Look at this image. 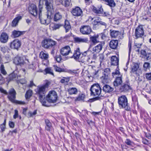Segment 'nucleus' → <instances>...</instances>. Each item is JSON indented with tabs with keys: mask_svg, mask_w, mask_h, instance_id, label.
<instances>
[{
	"mask_svg": "<svg viewBox=\"0 0 151 151\" xmlns=\"http://www.w3.org/2000/svg\"><path fill=\"white\" fill-rule=\"evenodd\" d=\"M48 88V85L46 84L42 86H38L35 90L39 97L40 101L42 105L45 106H49L46 101L45 94L46 89Z\"/></svg>",
	"mask_w": 151,
	"mask_h": 151,
	"instance_id": "f257e3e1",
	"label": "nucleus"
},
{
	"mask_svg": "<svg viewBox=\"0 0 151 151\" xmlns=\"http://www.w3.org/2000/svg\"><path fill=\"white\" fill-rule=\"evenodd\" d=\"M53 14L47 12L46 14H39V18L41 23L46 25L50 23L53 17Z\"/></svg>",
	"mask_w": 151,
	"mask_h": 151,
	"instance_id": "f03ea898",
	"label": "nucleus"
},
{
	"mask_svg": "<svg viewBox=\"0 0 151 151\" xmlns=\"http://www.w3.org/2000/svg\"><path fill=\"white\" fill-rule=\"evenodd\" d=\"M119 106L122 108H124L127 110L129 111L130 107L129 106L128 100L125 95H122L119 97L118 99Z\"/></svg>",
	"mask_w": 151,
	"mask_h": 151,
	"instance_id": "7ed1b4c3",
	"label": "nucleus"
},
{
	"mask_svg": "<svg viewBox=\"0 0 151 151\" xmlns=\"http://www.w3.org/2000/svg\"><path fill=\"white\" fill-rule=\"evenodd\" d=\"M102 87V85L100 86L98 83L93 84L90 89L91 95L97 96H100L101 93Z\"/></svg>",
	"mask_w": 151,
	"mask_h": 151,
	"instance_id": "20e7f679",
	"label": "nucleus"
},
{
	"mask_svg": "<svg viewBox=\"0 0 151 151\" xmlns=\"http://www.w3.org/2000/svg\"><path fill=\"white\" fill-rule=\"evenodd\" d=\"M14 62L15 64L21 66L25 64L29 65L30 63L29 59L26 56L22 57L17 56L14 58Z\"/></svg>",
	"mask_w": 151,
	"mask_h": 151,
	"instance_id": "39448f33",
	"label": "nucleus"
},
{
	"mask_svg": "<svg viewBox=\"0 0 151 151\" xmlns=\"http://www.w3.org/2000/svg\"><path fill=\"white\" fill-rule=\"evenodd\" d=\"M58 96L56 93L54 91H51L46 96L47 102L54 103L56 102L58 99ZM48 105V103H47Z\"/></svg>",
	"mask_w": 151,
	"mask_h": 151,
	"instance_id": "423d86ee",
	"label": "nucleus"
},
{
	"mask_svg": "<svg viewBox=\"0 0 151 151\" xmlns=\"http://www.w3.org/2000/svg\"><path fill=\"white\" fill-rule=\"evenodd\" d=\"M56 44L55 42L51 39L44 40L42 42V46L46 49L54 48Z\"/></svg>",
	"mask_w": 151,
	"mask_h": 151,
	"instance_id": "0eeeda50",
	"label": "nucleus"
},
{
	"mask_svg": "<svg viewBox=\"0 0 151 151\" xmlns=\"http://www.w3.org/2000/svg\"><path fill=\"white\" fill-rule=\"evenodd\" d=\"M0 91L5 94H8V97L9 100L12 102H14L16 94V91L14 88L10 89L9 91L8 94L6 90L2 88H0Z\"/></svg>",
	"mask_w": 151,
	"mask_h": 151,
	"instance_id": "6e6552de",
	"label": "nucleus"
},
{
	"mask_svg": "<svg viewBox=\"0 0 151 151\" xmlns=\"http://www.w3.org/2000/svg\"><path fill=\"white\" fill-rule=\"evenodd\" d=\"M45 1L47 12L53 14L54 9H53V0H45Z\"/></svg>",
	"mask_w": 151,
	"mask_h": 151,
	"instance_id": "1a4fd4ad",
	"label": "nucleus"
},
{
	"mask_svg": "<svg viewBox=\"0 0 151 151\" xmlns=\"http://www.w3.org/2000/svg\"><path fill=\"white\" fill-rule=\"evenodd\" d=\"M29 12L35 17L37 15V6L34 4H29L28 7Z\"/></svg>",
	"mask_w": 151,
	"mask_h": 151,
	"instance_id": "9d476101",
	"label": "nucleus"
},
{
	"mask_svg": "<svg viewBox=\"0 0 151 151\" xmlns=\"http://www.w3.org/2000/svg\"><path fill=\"white\" fill-rule=\"evenodd\" d=\"M80 31L83 35H88L91 33L92 30L90 27L88 26H83L81 28Z\"/></svg>",
	"mask_w": 151,
	"mask_h": 151,
	"instance_id": "9b49d317",
	"label": "nucleus"
},
{
	"mask_svg": "<svg viewBox=\"0 0 151 151\" xmlns=\"http://www.w3.org/2000/svg\"><path fill=\"white\" fill-rule=\"evenodd\" d=\"M144 32L142 26H139L135 30V36L137 38L142 37L144 35Z\"/></svg>",
	"mask_w": 151,
	"mask_h": 151,
	"instance_id": "f8f14e48",
	"label": "nucleus"
},
{
	"mask_svg": "<svg viewBox=\"0 0 151 151\" xmlns=\"http://www.w3.org/2000/svg\"><path fill=\"white\" fill-rule=\"evenodd\" d=\"M21 45V42L18 39H15L11 42L10 44V47L13 49L18 50Z\"/></svg>",
	"mask_w": 151,
	"mask_h": 151,
	"instance_id": "ddd939ff",
	"label": "nucleus"
},
{
	"mask_svg": "<svg viewBox=\"0 0 151 151\" xmlns=\"http://www.w3.org/2000/svg\"><path fill=\"white\" fill-rule=\"evenodd\" d=\"M61 54L63 56H65L71 53L70 48L69 46H66L61 48L60 50Z\"/></svg>",
	"mask_w": 151,
	"mask_h": 151,
	"instance_id": "4468645a",
	"label": "nucleus"
},
{
	"mask_svg": "<svg viewBox=\"0 0 151 151\" xmlns=\"http://www.w3.org/2000/svg\"><path fill=\"white\" fill-rule=\"evenodd\" d=\"M99 37V35H94L90 37L89 42H91V44L89 46V48L95 45L96 43L99 42V41L97 40Z\"/></svg>",
	"mask_w": 151,
	"mask_h": 151,
	"instance_id": "2eb2a0df",
	"label": "nucleus"
},
{
	"mask_svg": "<svg viewBox=\"0 0 151 151\" xmlns=\"http://www.w3.org/2000/svg\"><path fill=\"white\" fill-rule=\"evenodd\" d=\"M71 13L73 16L78 17L82 15L83 12L80 7L77 6L72 9Z\"/></svg>",
	"mask_w": 151,
	"mask_h": 151,
	"instance_id": "dca6fc26",
	"label": "nucleus"
},
{
	"mask_svg": "<svg viewBox=\"0 0 151 151\" xmlns=\"http://www.w3.org/2000/svg\"><path fill=\"white\" fill-rule=\"evenodd\" d=\"M93 11L95 13L97 14H104L105 13L103 12V9L101 6H94L93 7Z\"/></svg>",
	"mask_w": 151,
	"mask_h": 151,
	"instance_id": "f3484780",
	"label": "nucleus"
},
{
	"mask_svg": "<svg viewBox=\"0 0 151 151\" xmlns=\"http://www.w3.org/2000/svg\"><path fill=\"white\" fill-rule=\"evenodd\" d=\"M104 45V42H101L96 46L94 47L92 49L93 53H99L102 49L103 46Z\"/></svg>",
	"mask_w": 151,
	"mask_h": 151,
	"instance_id": "a211bd4d",
	"label": "nucleus"
},
{
	"mask_svg": "<svg viewBox=\"0 0 151 151\" xmlns=\"http://www.w3.org/2000/svg\"><path fill=\"white\" fill-rule=\"evenodd\" d=\"M81 53L80 52V49L79 48H77L75 50L73 55L70 57L71 58H73L76 60L78 61L79 60Z\"/></svg>",
	"mask_w": 151,
	"mask_h": 151,
	"instance_id": "6ab92c4d",
	"label": "nucleus"
},
{
	"mask_svg": "<svg viewBox=\"0 0 151 151\" xmlns=\"http://www.w3.org/2000/svg\"><path fill=\"white\" fill-rule=\"evenodd\" d=\"M131 88L130 86L128 84H124L120 87L119 90L121 92H127L131 90Z\"/></svg>",
	"mask_w": 151,
	"mask_h": 151,
	"instance_id": "aec40b11",
	"label": "nucleus"
},
{
	"mask_svg": "<svg viewBox=\"0 0 151 151\" xmlns=\"http://www.w3.org/2000/svg\"><path fill=\"white\" fill-rule=\"evenodd\" d=\"M103 83L102 86L104 91L106 93H110L113 91L114 89L113 88L109 85Z\"/></svg>",
	"mask_w": 151,
	"mask_h": 151,
	"instance_id": "412c9836",
	"label": "nucleus"
},
{
	"mask_svg": "<svg viewBox=\"0 0 151 151\" xmlns=\"http://www.w3.org/2000/svg\"><path fill=\"white\" fill-rule=\"evenodd\" d=\"M122 76V75H120L116 78L113 83L114 85V86L117 87L121 85L123 81Z\"/></svg>",
	"mask_w": 151,
	"mask_h": 151,
	"instance_id": "4be33fe9",
	"label": "nucleus"
},
{
	"mask_svg": "<svg viewBox=\"0 0 151 151\" xmlns=\"http://www.w3.org/2000/svg\"><path fill=\"white\" fill-rule=\"evenodd\" d=\"M118 42L117 40H112L109 42L110 47L113 49H116L118 46Z\"/></svg>",
	"mask_w": 151,
	"mask_h": 151,
	"instance_id": "5701e85b",
	"label": "nucleus"
},
{
	"mask_svg": "<svg viewBox=\"0 0 151 151\" xmlns=\"http://www.w3.org/2000/svg\"><path fill=\"white\" fill-rule=\"evenodd\" d=\"M110 36L112 38H117L121 35V33L119 31L112 29L110 30Z\"/></svg>",
	"mask_w": 151,
	"mask_h": 151,
	"instance_id": "b1692460",
	"label": "nucleus"
},
{
	"mask_svg": "<svg viewBox=\"0 0 151 151\" xmlns=\"http://www.w3.org/2000/svg\"><path fill=\"white\" fill-rule=\"evenodd\" d=\"M78 61L79 62H81L82 63L87 62L90 63H93L94 62L91 60V59L89 57H84L83 56L80 58Z\"/></svg>",
	"mask_w": 151,
	"mask_h": 151,
	"instance_id": "393cba45",
	"label": "nucleus"
},
{
	"mask_svg": "<svg viewBox=\"0 0 151 151\" xmlns=\"http://www.w3.org/2000/svg\"><path fill=\"white\" fill-rule=\"evenodd\" d=\"M9 37L5 33H2L0 37V41L3 43L6 42L8 40Z\"/></svg>",
	"mask_w": 151,
	"mask_h": 151,
	"instance_id": "a878e982",
	"label": "nucleus"
},
{
	"mask_svg": "<svg viewBox=\"0 0 151 151\" xmlns=\"http://www.w3.org/2000/svg\"><path fill=\"white\" fill-rule=\"evenodd\" d=\"M111 65H119V59L115 56L111 57Z\"/></svg>",
	"mask_w": 151,
	"mask_h": 151,
	"instance_id": "bb28decb",
	"label": "nucleus"
},
{
	"mask_svg": "<svg viewBox=\"0 0 151 151\" xmlns=\"http://www.w3.org/2000/svg\"><path fill=\"white\" fill-rule=\"evenodd\" d=\"M63 25L60 24H52L50 25V28L53 30H55L58 29Z\"/></svg>",
	"mask_w": 151,
	"mask_h": 151,
	"instance_id": "cd10ccee",
	"label": "nucleus"
},
{
	"mask_svg": "<svg viewBox=\"0 0 151 151\" xmlns=\"http://www.w3.org/2000/svg\"><path fill=\"white\" fill-rule=\"evenodd\" d=\"M74 41L76 42H87L88 41L87 38H81L79 37L74 38Z\"/></svg>",
	"mask_w": 151,
	"mask_h": 151,
	"instance_id": "c85d7f7f",
	"label": "nucleus"
},
{
	"mask_svg": "<svg viewBox=\"0 0 151 151\" xmlns=\"http://www.w3.org/2000/svg\"><path fill=\"white\" fill-rule=\"evenodd\" d=\"M139 68V65L138 64L135 63L132 67L131 71L132 73L135 74L137 75H138V74L137 73V71Z\"/></svg>",
	"mask_w": 151,
	"mask_h": 151,
	"instance_id": "c756f323",
	"label": "nucleus"
},
{
	"mask_svg": "<svg viewBox=\"0 0 151 151\" xmlns=\"http://www.w3.org/2000/svg\"><path fill=\"white\" fill-rule=\"evenodd\" d=\"M39 56L42 59L47 60L49 57V55L48 53H45L43 51H41L40 53Z\"/></svg>",
	"mask_w": 151,
	"mask_h": 151,
	"instance_id": "7c9ffc66",
	"label": "nucleus"
},
{
	"mask_svg": "<svg viewBox=\"0 0 151 151\" xmlns=\"http://www.w3.org/2000/svg\"><path fill=\"white\" fill-rule=\"evenodd\" d=\"M109 76L106 75V74H105L103 73L102 76L101 77L102 83H107Z\"/></svg>",
	"mask_w": 151,
	"mask_h": 151,
	"instance_id": "2f4dec72",
	"label": "nucleus"
},
{
	"mask_svg": "<svg viewBox=\"0 0 151 151\" xmlns=\"http://www.w3.org/2000/svg\"><path fill=\"white\" fill-rule=\"evenodd\" d=\"M109 76L106 75V74H105L103 73L102 76L101 77L102 83H107Z\"/></svg>",
	"mask_w": 151,
	"mask_h": 151,
	"instance_id": "473e14b6",
	"label": "nucleus"
},
{
	"mask_svg": "<svg viewBox=\"0 0 151 151\" xmlns=\"http://www.w3.org/2000/svg\"><path fill=\"white\" fill-rule=\"evenodd\" d=\"M22 18L21 16H18L16 17L12 21V26L13 27H15L18 24L19 21Z\"/></svg>",
	"mask_w": 151,
	"mask_h": 151,
	"instance_id": "72a5a7b5",
	"label": "nucleus"
},
{
	"mask_svg": "<svg viewBox=\"0 0 151 151\" xmlns=\"http://www.w3.org/2000/svg\"><path fill=\"white\" fill-rule=\"evenodd\" d=\"M106 4L111 7H114L116 4L114 0H104Z\"/></svg>",
	"mask_w": 151,
	"mask_h": 151,
	"instance_id": "f704fd0d",
	"label": "nucleus"
},
{
	"mask_svg": "<svg viewBox=\"0 0 151 151\" xmlns=\"http://www.w3.org/2000/svg\"><path fill=\"white\" fill-rule=\"evenodd\" d=\"M46 126L45 127V129L48 131H50L52 127V124L50 121L47 119L45 120Z\"/></svg>",
	"mask_w": 151,
	"mask_h": 151,
	"instance_id": "c9c22d12",
	"label": "nucleus"
},
{
	"mask_svg": "<svg viewBox=\"0 0 151 151\" xmlns=\"http://www.w3.org/2000/svg\"><path fill=\"white\" fill-rule=\"evenodd\" d=\"M62 17V15L60 13H56L54 15L53 19L54 20L55 22H57L61 19Z\"/></svg>",
	"mask_w": 151,
	"mask_h": 151,
	"instance_id": "e433bc0d",
	"label": "nucleus"
},
{
	"mask_svg": "<svg viewBox=\"0 0 151 151\" xmlns=\"http://www.w3.org/2000/svg\"><path fill=\"white\" fill-rule=\"evenodd\" d=\"M91 19L93 20L92 24L94 26H96L97 25H99V22L100 20H101V19L98 17H94L93 18H91Z\"/></svg>",
	"mask_w": 151,
	"mask_h": 151,
	"instance_id": "4c0bfd02",
	"label": "nucleus"
},
{
	"mask_svg": "<svg viewBox=\"0 0 151 151\" xmlns=\"http://www.w3.org/2000/svg\"><path fill=\"white\" fill-rule=\"evenodd\" d=\"M70 77H63V78L61 79L60 82L64 84L65 85H67L70 81Z\"/></svg>",
	"mask_w": 151,
	"mask_h": 151,
	"instance_id": "58836bf2",
	"label": "nucleus"
},
{
	"mask_svg": "<svg viewBox=\"0 0 151 151\" xmlns=\"http://www.w3.org/2000/svg\"><path fill=\"white\" fill-rule=\"evenodd\" d=\"M59 2L65 6H68L70 4V0H59Z\"/></svg>",
	"mask_w": 151,
	"mask_h": 151,
	"instance_id": "ea45409f",
	"label": "nucleus"
},
{
	"mask_svg": "<svg viewBox=\"0 0 151 151\" xmlns=\"http://www.w3.org/2000/svg\"><path fill=\"white\" fill-rule=\"evenodd\" d=\"M68 92L70 95L76 94L77 93L78 90L75 88H70L68 90Z\"/></svg>",
	"mask_w": 151,
	"mask_h": 151,
	"instance_id": "a19ab883",
	"label": "nucleus"
},
{
	"mask_svg": "<svg viewBox=\"0 0 151 151\" xmlns=\"http://www.w3.org/2000/svg\"><path fill=\"white\" fill-rule=\"evenodd\" d=\"M24 32H23L14 30L12 32V34L14 37H17L22 35Z\"/></svg>",
	"mask_w": 151,
	"mask_h": 151,
	"instance_id": "79ce46f5",
	"label": "nucleus"
},
{
	"mask_svg": "<svg viewBox=\"0 0 151 151\" xmlns=\"http://www.w3.org/2000/svg\"><path fill=\"white\" fill-rule=\"evenodd\" d=\"M64 28L65 29V32H67L70 30L71 28L69 22L67 20H65V22Z\"/></svg>",
	"mask_w": 151,
	"mask_h": 151,
	"instance_id": "37998d69",
	"label": "nucleus"
},
{
	"mask_svg": "<svg viewBox=\"0 0 151 151\" xmlns=\"http://www.w3.org/2000/svg\"><path fill=\"white\" fill-rule=\"evenodd\" d=\"M46 74H49L52 75H54L52 70L50 68H47L44 70Z\"/></svg>",
	"mask_w": 151,
	"mask_h": 151,
	"instance_id": "c03bdc74",
	"label": "nucleus"
},
{
	"mask_svg": "<svg viewBox=\"0 0 151 151\" xmlns=\"http://www.w3.org/2000/svg\"><path fill=\"white\" fill-rule=\"evenodd\" d=\"M32 91L31 90H29L27 92L25 95L27 100L30 98L32 95Z\"/></svg>",
	"mask_w": 151,
	"mask_h": 151,
	"instance_id": "a18cd8bd",
	"label": "nucleus"
},
{
	"mask_svg": "<svg viewBox=\"0 0 151 151\" xmlns=\"http://www.w3.org/2000/svg\"><path fill=\"white\" fill-rule=\"evenodd\" d=\"M85 95L83 94H79L78 96L76 98V101H80L83 100L85 98Z\"/></svg>",
	"mask_w": 151,
	"mask_h": 151,
	"instance_id": "49530a36",
	"label": "nucleus"
},
{
	"mask_svg": "<svg viewBox=\"0 0 151 151\" xmlns=\"http://www.w3.org/2000/svg\"><path fill=\"white\" fill-rule=\"evenodd\" d=\"M0 70L1 73L3 75H6L7 74V72L5 69V68L3 65H1L0 67Z\"/></svg>",
	"mask_w": 151,
	"mask_h": 151,
	"instance_id": "de8ad7c7",
	"label": "nucleus"
},
{
	"mask_svg": "<svg viewBox=\"0 0 151 151\" xmlns=\"http://www.w3.org/2000/svg\"><path fill=\"white\" fill-rule=\"evenodd\" d=\"M143 67L144 70L146 71L150 68V63L147 62H145L144 64Z\"/></svg>",
	"mask_w": 151,
	"mask_h": 151,
	"instance_id": "09e8293b",
	"label": "nucleus"
},
{
	"mask_svg": "<svg viewBox=\"0 0 151 151\" xmlns=\"http://www.w3.org/2000/svg\"><path fill=\"white\" fill-rule=\"evenodd\" d=\"M43 1V0H40L39 1V4L38 6V7L39 10V14H42V9L43 8L42 5V1Z\"/></svg>",
	"mask_w": 151,
	"mask_h": 151,
	"instance_id": "8fccbe9b",
	"label": "nucleus"
},
{
	"mask_svg": "<svg viewBox=\"0 0 151 151\" xmlns=\"http://www.w3.org/2000/svg\"><path fill=\"white\" fill-rule=\"evenodd\" d=\"M17 76V75L15 74H12L9 75V78L10 81L14 80H16Z\"/></svg>",
	"mask_w": 151,
	"mask_h": 151,
	"instance_id": "3c124183",
	"label": "nucleus"
},
{
	"mask_svg": "<svg viewBox=\"0 0 151 151\" xmlns=\"http://www.w3.org/2000/svg\"><path fill=\"white\" fill-rule=\"evenodd\" d=\"M1 50L4 53H6L8 50V47L7 46H3L0 48Z\"/></svg>",
	"mask_w": 151,
	"mask_h": 151,
	"instance_id": "603ef678",
	"label": "nucleus"
},
{
	"mask_svg": "<svg viewBox=\"0 0 151 151\" xmlns=\"http://www.w3.org/2000/svg\"><path fill=\"white\" fill-rule=\"evenodd\" d=\"M53 67L54 68V69L56 71L58 72H61L63 71L64 69L58 67L56 65H54Z\"/></svg>",
	"mask_w": 151,
	"mask_h": 151,
	"instance_id": "864d4df0",
	"label": "nucleus"
},
{
	"mask_svg": "<svg viewBox=\"0 0 151 151\" xmlns=\"http://www.w3.org/2000/svg\"><path fill=\"white\" fill-rule=\"evenodd\" d=\"M119 70L118 66L116 69L115 70V72L112 73V76H114L115 75H118L119 76L120 75H120V72Z\"/></svg>",
	"mask_w": 151,
	"mask_h": 151,
	"instance_id": "5fc2aeb1",
	"label": "nucleus"
},
{
	"mask_svg": "<svg viewBox=\"0 0 151 151\" xmlns=\"http://www.w3.org/2000/svg\"><path fill=\"white\" fill-rule=\"evenodd\" d=\"M110 69L109 68H106L104 70L103 73L105 74H106V75L109 76H110Z\"/></svg>",
	"mask_w": 151,
	"mask_h": 151,
	"instance_id": "6e6d98bb",
	"label": "nucleus"
},
{
	"mask_svg": "<svg viewBox=\"0 0 151 151\" xmlns=\"http://www.w3.org/2000/svg\"><path fill=\"white\" fill-rule=\"evenodd\" d=\"M37 114V110H35L33 112L30 111L28 114L29 117H32L33 115H35Z\"/></svg>",
	"mask_w": 151,
	"mask_h": 151,
	"instance_id": "4d7b16f0",
	"label": "nucleus"
},
{
	"mask_svg": "<svg viewBox=\"0 0 151 151\" xmlns=\"http://www.w3.org/2000/svg\"><path fill=\"white\" fill-rule=\"evenodd\" d=\"M55 59L58 63L60 62L62 60L61 57L60 55L56 56L55 57Z\"/></svg>",
	"mask_w": 151,
	"mask_h": 151,
	"instance_id": "13d9d810",
	"label": "nucleus"
},
{
	"mask_svg": "<svg viewBox=\"0 0 151 151\" xmlns=\"http://www.w3.org/2000/svg\"><path fill=\"white\" fill-rule=\"evenodd\" d=\"M145 77L148 80H151V73H146L145 75Z\"/></svg>",
	"mask_w": 151,
	"mask_h": 151,
	"instance_id": "bf43d9fd",
	"label": "nucleus"
},
{
	"mask_svg": "<svg viewBox=\"0 0 151 151\" xmlns=\"http://www.w3.org/2000/svg\"><path fill=\"white\" fill-rule=\"evenodd\" d=\"M126 144L129 145H132V142L129 139H127L125 142Z\"/></svg>",
	"mask_w": 151,
	"mask_h": 151,
	"instance_id": "052dcab7",
	"label": "nucleus"
},
{
	"mask_svg": "<svg viewBox=\"0 0 151 151\" xmlns=\"http://www.w3.org/2000/svg\"><path fill=\"white\" fill-rule=\"evenodd\" d=\"M14 114L13 116V118L14 119H16L18 117V111L17 110H14Z\"/></svg>",
	"mask_w": 151,
	"mask_h": 151,
	"instance_id": "680f3d73",
	"label": "nucleus"
},
{
	"mask_svg": "<svg viewBox=\"0 0 151 151\" xmlns=\"http://www.w3.org/2000/svg\"><path fill=\"white\" fill-rule=\"evenodd\" d=\"M147 60H150L151 59V53L148 52L147 53L145 56Z\"/></svg>",
	"mask_w": 151,
	"mask_h": 151,
	"instance_id": "e2e57ef3",
	"label": "nucleus"
},
{
	"mask_svg": "<svg viewBox=\"0 0 151 151\" xmlns=\"http://www.w3.org/2000/svg\"><path fill=\"white\" fill-rule=\"evenodd\" d=\"M99 60L101 62H102L104 58V56L103 54H101L99 55Z\"/></svg>",
	"mask_w": 151,
	"mask_h": 151,
	"instance_id": "0e129e2a",
	"label": "nucleus"
},
{
	"mask_svg": "<svg viewBox=\"0 0 151 151\" xmlns=\"http://www.w3.org/2000/svg\"><path fill=\"white\" fill-rule=\"evenodd\" d=\"M99 35L101 36V38L102 40L105 39V38L106 37V36L105 35V34L103 33H102L99 34Z\"/></svg>",
	"mask_w": 151,
	"mask_h": 151,
	"instance_id": "69168bd1",
	"label": "nucleus"
},
{
	"mask_svg": "<svg viewBox=\"0 0 151 151\" xmlns=\"http://www.w3.org/2000/svg\"><path fill=\"white\" fill-rule=\"evenodd\" d=\"M9 125L10 127L13 128L14 127V124L12 122L10 121L9 122Z\"/></svg>",
	"mask_w": 151,
	"mask_h": 151,
	"instance_id": "338daca9",
	"label": "nucleus"
},
{
	"mask_svg": "<svg viewBox=\"0 0 151 151\" xmlns=\"http://www.w3.org/2000/svg\"><path fill=\"white\" fill-rule=\"evenodd\" d=\"M19 82L18 83H20L22 84H23L24 83H26V81L25 79H20Z\"/></svg>",
	"mask_w": 151,
	"mask_h": 151,
	"instance_id": "774afa93",
	"label": "nucleus"
}]
</instances>
